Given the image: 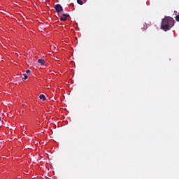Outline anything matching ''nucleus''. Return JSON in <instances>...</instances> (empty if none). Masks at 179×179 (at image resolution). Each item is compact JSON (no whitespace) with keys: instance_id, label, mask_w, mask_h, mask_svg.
I'll use <instances>...</instances> for the list:
<instances>
[{"instance_id":"1","label":"nucleus","mask_w":179,"mask_h":179,"mask_svg":"<svg viewBox=\"0 0 179 179\" xmlns=\"http://www.w3.org/2000/svg\"><path fill=\"white\" fill-rule=\"evenodd\" d=\"M173 26H174V19H173V17L165 16V17L162 19L161 29L164 30V31L170 30Z\"/></svg>"},{"instance_id":"2","label":"nucleus","mask_w":179,"mask_h":179,"mask_svg":"<svg viewBox=\"0 0 179 179\" xmlns=\"http://www.w3.org/2000/svg\"><path fill=\"white\" fill-rule=\"evenodd\" d=\"M55 9L56 12L59 14L61 13V12H62L64 10V8L61 6L60 4H57L55 6Z\"/></svg>"},{"instance_id":"3","label":"nucleus","mask_w":179,"mask_h":179,"mask_svg":"<svg viewBox=\"0 0 179 179\" xmlns=\"http://www.w3.org/2000/svg\"><path fill=\"white\" fill-rule=\"evenodd\" d=\"M66 17H69V15L63 14V17H60V20L62 22H66V20H67Z\"/></svg>"},{"instance_id":"4","label":"nucleus","mask_w":179,"mask_h":179,"mask_svg":"<svg viewBox=\"0 0 179 179\" xmlns=\"http://www.w3.org/2000/svg\"><path fill=\"white\" fill-rule=\"evenodd\" d=\"M39 99H41V100H43L44 101L45 100V96L44 94H41L39 96Z\"/></svg>"},{"instance_id":"5","label":"nucleus","mask_w":179,"mask_h":179,"mask_svg":"<svg viewBox=\"0 0 179 179\" xmlns=\"http://www.w3.org/2000/svg\"><path fill=\"white\" fill-rule=\"evenodd\" d=\"M38 62V64H41V65H44V59H39Z\"/></svg>"},{"instance_id":"6","label":"nucleus","mask_w":179,"mask_h":179,"mask_svg":"<svg viewBox=\"0 0 179 179\" xmlns=\"http://www.w3.org/2000/svg\"><path fill=\"white\" fill-rule=\"evenodd\" d=\"M77 3H78V5H83V1H77Z\"/></svg>"},{"instance_id":"7","label":"nucleus","mask_w":179,"mask_h":179,"mask_svg":"<svg viewBox=\"0 0 179 179\" xmlns=\"http://www.w3.org/2000/svg\"><path fill=\"white\" fill-rule=\"evenodd\" d=\"M24 78H22V80H26V79H27L29 77L27 76V75H26V74H24Z\"/></svg>"},{"instance_id":"8","label":"nucleus","mask_w":179,"mask_h":179,"mask_svg":"<svg viewBox=\"0 0 179 179\" xmlns=\"http://www.w3.org/2000/svg\"><path fill=\"white\" fill-rule=\"evenodd\" d=\"M176 22H179V15L176 17Z\"/></svg>"},{"instance_id":"9","label":"nucleus","mask_w":179,"mask_h":179,"mask_svg":"<svg viewBox=\"0 0 179 179\" xmlns=\"http://www.w3.org/2000/svg\"><path fill=\"white\" fill-rule=\"evenodd\" d=\"M26 73H30V70H27Z\"/></svg>"},{"instance_id":"10","label":"nucleus","mask_w":179,"mask_h":179,"mask_svg":"<svg viewBox=\"0 0 179 179\" xmlns=\"http://www.w3.org/2000/svg\"><path fill=\"white\" fill-rule=\"evenodd\" d=\"M174 13H175V15H177V11H175Z\"/></svg>"},{"instance_id":"11","label":"nucleus","mask_w":179,"mask_h":179,"mask_svg":"<svg viewBox=\"0 0 179 179\" xmlns=\"http://www.w3.org/2000/svg\"><path fill=\"white\" fill-rule=\"evenodd\" d=\"M77 1H82V0H77Z\"/></svg>"},{"instance_id":"12","label":"nucleus","mask_w":179,"mask_h":179,"mask_svg":"<svg viewBox=\"0 0 179 179\" xmlns=\"http://www.w3.org/2000/svg\"><path fill=\"white\" fill-rule=\"evenodd\" d=\"M0 121H1V117H0Z\"/></svg>"}]
</instances>
